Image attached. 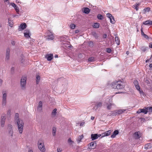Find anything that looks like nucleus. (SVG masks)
Listing matches in <instances>:
<instances>
[{
    "label": "nucleus",
    "instance_id": "obj_1",
    "mask_svg": "<svg viewBox=\"0 0 152 152\" xmlns=\"http://www.w3.org/2000/svg\"><path fill=\"white\" fill-rule=\"evenodd\" d=\"M123 83V82L121 80H116L112 83V87L114 89H122L124 87V86L122 85Z\"/></svg>",
    "mask_w": 152,
    "mask_h": 152
},
{
    "label": "nucleus",
    "instance_id": "obj_2",
    "mask_svg": "<svg viewBox=\"0 0 152 152\" xmlns=\"http://www.w3.org/2000/svg\"><path fill=\"white\" fill-rule=\"evenodd\" d=\"M18 126V128L19 133L22 134L23 131L24 123L22 120L18 119L16 121Z\"/></svg>",
    "mask_w": 152,
    "mask_h": 152
},
{
    "label": "nucleus",
    "instance_id": "obj_3",
    "mask_svg": "<svg viewBox=\"0 0 152 152\" xmlns=\"http://www.w3.org/2000/svg\"><path fill=\"white\" fill-rule=\"evenodd\" d=\"M37 145L39 149L42 152H45L46 151L44 142L42 139L39 140L38 142Z\"/></svg>",
    "mask_w": 152,
    "mask_h": 152
},
{
    "label": "nucleus",
    "instance_id": "obj_4",
    "mask_svg": "<svg viewBox=\"0 0 152 152\" xmlns=\"http://www.w3.org/2000/svg\"><path fill=\"white\" fill-rule=\"evenodd\" d=\"M1 105L3 107H5L7 104V94L6 92H2Z\"/></svg>",
    "mask_w": 152,
    "mask_h": 152
},
{
    "label": "nucleus",
    "instance_id": "obj_5",
    "mask_svg": "<svg viewBox=\"0 0 152 152\" xmlns=\"http://www.w3.org/2000/svg\"><path fill=\"white\" fill-rule=\"evenodd\" d=\"M7 130L9 136L12 138L13 137L14 133L12 125L10 124H8L7 126Z\"/></svg>",
    "mask_w": 152,
    "mask_h": 152
},
{
    "label": "nucleus",
    "instance_id": "obj_6",
    "mask_svg": "<svg viewBox=\"0 0 152 152\" xmlns=\"http://www.w3.org/2000/svg\"><path fill=\"white\" fill-rule=\"evenodd\" d=\"M26 77L25 76H22L20 82V86L22 89L24 90L26 88Z\"/></svg>",
    "mask_w": 152,
    "mask_h": 152
},
{
    "label": "nucleus",
    "instance_id": "obj_7",
    "mask_svg": "<svg viewBox=\"0 0 152 152\" xmlns=\"http://www.w3.org/2000/svg\"><path fill=\"white\" fill-rule=\"evenodd\" d=\"M6 119V116L5 114H2L1 116V119L0 121L1 126V127H3L4 126L5 120Z\"/></svg>",
    "mask_w": 152,
    "mask_h": 152
},
{
    "label": "nucleus",
    "instance_id": "obj_8",
    "mask_svg": "<svg viewBox=\"0 0 152 152\" xmlns=\"http://www.w3.org/2000/svg\"><path fill=\"white\" fill-rule=\"evenodd\" d=\"M101 136V134H92L91 135V138L92 140H94L97 139L99 137H100Z\"/></svg>",
    "mask_w": 152,
    "mask_h": 152
},
{
    "label": "nucleus",
    "instance_id": "obj_9",
    "mask_svg": "<svg viewBox=\"0 0 152 152\" xmlns=\"http://www.w3.org/2000/svg\"><path fill=\"white\" fill-rule=\"evenodd\" d=\"M27 27L26 23H23L20 24V25L19 26L18 30L19 31H21Z\"/></svg>",
    "mask_w": 152,
    "mask_h": 152
},
{
    "label": "nucleus",
    "instance_id": "obj_10",
    "mask_svg": "<svg viewBox=\"0 0 152 152\" xmlns=\"http://www.w3.org/2000/svg\"><path fill=\"white\" fill-rule=\"evenodd\" d=\"M46 34H47L48 35V38H46V39L47 40L51 39L52 40L54 38V36L53 34H52L51 32H50L49 31H48L46 33Z\"/></svg>",
    "mask_w": 152,
    "mask_h": 152
},
{
    "label": "nucleus",
    "instance_id": "obj_11",
    "mask_svg": "<svg viewBox=\"0 0 152 152\" xmlns=\"http://www.w3.org/2000/svg\"><path fill=\"white\" fill-rule=\"evenodd\" d=\"M112 132V130H110L104 133H102V136L101 137H103L105 136H107L109 135Z\"/></svg>",
    "mask_w": 152,
    "mask_h": 152
},
{
    "label": "nucleus",
    "instance_id": "obj_12",
    "mask_svg": "<svg viewBox=\"0 0 152 152\" xmlns=\"http://www.w3.org/2000/svg\"><path fill=\"white\" fill-rule=\"evenodd\" d=\"M10 49L8 48L6 50L5 59L8 60L10 59Z\"/></svg>",
    "mask_w": 152,
    "mask_h": 152
},
{
    "label": "nucleus",
    "instance_id": "obj_13",
    "mask_svg": "<svg viewBox=\"0 0 152 152\" xmlns=\"http://www.w3.org/2000/svg\"><path fill=\"white\" fill-rule=\"evenodd\" d=\"M127 109H120L118 110L115 113V115H118L124 113L126 111Z\"/></svg>",
    "mask_w": 152,
    "mask_h": 152
},
{
    "label": "nucleus",
    "instance_id": "obj_14",
    "mask_svg": "<svg viewBox=\"0 0 152 152\" xmlns=\"http://www.w3.org/2000/svg\"><path fill=\"white\" fill-rule=\"evenodd\" d=\"M45 58L47 59V60L50 61L53 59V55L51 54H47L46 55Z\"/></svg>",
    "mask_w": 152,
    "mask_h": 152
},
{
    "label": "nucleus",
    "instance_id": "obj_15",
    "mask_svg": "<svg viewBox=\"0 0 152 152\" xmlns=\"http://www.w3.org/2000/svg\"><path fill=\"white\" fill-rule=\"evenodd\" d=\"M15 9L17 13L18 14L19 11V7L14 3H11L10 4Z\"/></svg>",
    "mask_w": 152,
    "mask_h": 152
},
{
    "label": "nucleus",
    "instance_id": "obj_16",
    "mask_svg": "<svg viewBox=\"0 0 152 152\" xmlns=\"http://www.w3.org/2000/svg\"><path fill=\"white\" fill-rule=\"evenodd\" d=\"M102 103L101 102H97L95 104V108H96V110L98 108H100L102 106Z\"/></svg>",
    "mask_w": 152,
    "mask_h": 152
},
{
    "label": "nucleus",
    "instance_id": "obj_17",
    "mask_svg": "<svg viewBox=\"0 0 152 152\" xmlns=\"http://www.w3.org/2000/svg\"><path fill=\"white\" fill-rule=\"evenodd\" d=\"M96 143L95 142H92L90 143V148L94 149L96 147Z\"/></svg>",
    "mask_w": 152,
    "mask_h": 152
},
{
    "label": "nucleus",
    "instance_id": "obj_18",
    "mask_svg": "<svg viewBox=\"0 0 152 152\" xmlns=\"http://www.w3.org/2000/svg\"><path fill=\"white\" fill-rule=\"evenodd\" d=\"M30 31L28 30H26V32L24 33V36L26 38H28L30 37V35H29Z\"/></svg>",
    "mask_w": 152,
    "mask_h": 152
},
{
    "label": "nucleus",
    "instance_id": "obj_19",
    "mask_svg": "<svg viewBox=\"0 0 152 152\" xmlns=\"http://www.w3.org/2000/svg\"><path fill=\"white\" fill-rule=\"evenodd\" d=\"M140 132H135L134 134V136L135 138L136 139H139L140 137L139 134Z\"/></svg>",
    "mask_w": 152,
    "mask_h": 152
},
{
    "label": "nucleus",
    "instance_id": "obj_20",
    "mask_svg": "<svg viewBox=\"0 0 152 152\" xmlns=\"http://www.w3.org/2000/svg\"><path fill=\"white\" fill-rule=\"evenodd\" d=\"M143 24L145 25H152V21L150 20H146L143 23Z\"/></svg>",
    "mask_w": 152,
    "mask_h": 152
},
{
    "label": "nucleus",
    "instance_id": "obj_21",
    "mask_svg": "<svg viewBox=\"0 0 152 152\" xmlns=\"http://www.w3.org/2000/svg\"><path fill=\"white\" fill-rule=\"evenodd\" d=\"M118 130H116L115 131L113 134H112L111 135V137H112V138H114L115 136L117 134H118Z\"/></svg>",
    "mask_w": 152,
    "mask_h": 152
},
{
    "label": "nucleus",
    "instance_id": "obj_22",
    "mask_svg": "<svg viewBox=\"0 0 152 152\" xmlns=\"http://www.w3.org/2000/svg\"><path fill=\"white\" fill-rule=\"evenodd\" d=\"M42 101H40L39 102L38 105V109L40 110H42Z\"/></svg>",
    "mask_w": 152,
    "mask_h": 152
},
{
    "label": "nucleus",
    "instance_id": "obj_23",
    "mask_svg": "<svg viewBox=\"0 0 152 152\" xmlns=\"http://www.w3.org/2000/svg\"><path fill=\"white\" fill-rule=\"evenodd\" d=\"M57 110L56 108L54 109L51 113V115L53 116H55L56 114Z\"/></svg>",
    "mask_w": 152,
    "mask_h": 152
},
{
    "label": "nucleus",
    "instance_id": "obj_24",
    "mask_svg": "<svg viewBox=\"0 0 152 152\" xmlns=\"http://www.w3.org/2000/svg\"><path fill=\"white\" fill-rule=\"evenodd\" d=\"M40 76L39 75H37L36 76V83L37 84H38L39 82V81L40 80Z\"/></svg>",
    "mask_w": 152,
    "mask_h": 152
},
{
    "label": "nucleus",
    "instance_id": "obj_25",
    "mask_svg": "<svg viewBox=\"0 0 152 152\" xmlns=\"http://www.w3.org/2000/svg\"><path fill=\"white\" fill-rule=\"evenodd\" d=\"M90 12V10L88 8H85L84 9L83 12L86 14H88Z\"/></svg>",
    "mask_w": 152,
    "mask_h": 152
},
{
    "label": "nucleus",
    "instance_id": "obj_26",
    "mask_svg": "<svg viewBox=\"0 0 152 152\" xmlns=\"http://www.w3.org/2000/svg\"><path fill=\"white\" fill-rule=\"evenodd\" d=\"M140 5L139 4H136L133 6V8L135 9L136 11H137L138 10V6Z\"/></svg>",
    "mask_w": 152,
    "mask_h": 152
},
{
    "label": "nucleus",
    "instance_id": "obj_27",
    "mask_svg": "<svg viewBox=\"0 0 152 152\" xmlns=\"http://www.w3.org/2000/svg\"><path fill=\"white\" fill-rule=\"evenodd\" d=\"M83 135L80 136L77 140V142L78 143H79L81 142L82 139L83 138Z\"/></svg>",
    "mask_w": 152,
    "mask_h": 152
},
{
    "label": "nucleus",
    "instance_id": "obj_28",
    "mask_svg": "<svg viewBox=\"0 0 152 152\" xmlns=\"http://www.w3.org/2000/svg\"><path fill=\"white\" fill-rule=\"evenodd\" d=\"M100 24L99 23H95L93 25V27L95 28H98L99 27Z\"/></svg>",
    "mask_w": 152,
    "mask_h": 152
},
{
    "label": "nucleus",
    "instance_id": "obj_29",
    "mask_svg": "<svg viewBox=\"0 0 152 152\" xmlns=\"http://www.w3.org/2000/svg\"><path fill=\"white\" fill-rule=\"evenodd\" d=\"M107 109L108 110H110L111 108V107L112 106L114 105V104H113L110 103V104H107Z\"/></svg>",
    "mask_w": 152,
    "mask_h": 152
},
{
    "label": "nucleus",
    "instance_id": "obj_30",
    "mask_svg": "<svg viewBox=\"0 0 152 152\" xmlns=\"http://www.w3.org/2000/svg\"><path fill=\"white\" fill-rule=\"evenodd\" d=\"M56 127H53V128L52 134L53 136H55L56 135Z\"/></svg>",
    "mask_w": 152,
    "mask_h": 152
},
{
    "label": "nucleus",
    "instance_id": "obj_31",
    "mask_svg": "<svg viewBox=\"0 0 152 152\" xmlns=\"http://www.w3.org/2000/svg\"><path fill=\"white\" fill-rule=\"evenodd\" d=\"M150 148V144L148 143L146 144L145 146V149H149Z\"/></svg>",
    "mask_w": 152,
    "mask_h": 152
},
{
    "label": "nucleus",
    "instance_id": "obj_32",
    "mask_svg": "<svg viewBox=\"0 0 152 152\" xmlns=\"http://www.w3.org/2000/svg\"><path fill=\"white\" fill-rule=\"evenodd\" d=\"M97 18L98 19L100 20H102L103 19V16L100 14L98 15H97Z\"/></svg>",
    "mask_w": 152,
    "mask_h": 152
},
{
    "label": "nucleus",
    "instance_id": "obj_33",
    "mask_svg": "<svg viewBox=\"0 0 152 152\" xmlns=\"http://www.w3.org/2000/svg\"><path fill=\"white\" fill-rule=\"evenodd\" d=\"M8 23L10 26L11 27H12L13 25V22L12 20H10L9 19H8Z\"/></svg>",
    "mask_w": 152,
    "mask_h": 152
},
{
    "label": "nucleus",
    "instance_id": "obj_34",
    "mask_svg": "<svg viewBox=\"0 0 152 152\" xmlns=\"http://www.w3.org/2000/svg\"><path fill=\"white\" fill-rule=\"evenodd\" d=\"M115 41L118 45L120 44V40L118 37H115Z\"/></svg>",
    "mask_w": 152,
    "mask_h": 152
},
{
    "label": "nucleus",
    "instance_id": "obj_35",
    "mask_svg": "<svg viewBox=\"0 0 152 152\" xmlns=\"http://www.w3.org/2000/svg\"><path fill=\"white\" fill-rule=\"evenodd\" d=\"M18 119H20L19 118V114L18 113H16L15 117V121H17Z\"/></svg>",
    "mask_w": 152,
    "mask_h": 152
},
{
    "label": "nucleus",
    "instance_id": "obj_36",
    "mask_svg": "<svg viewBox=\"0 0 152 152\" xmlns=\"http://www.w3.org/2000/svg\"><path fill=\"white\" fill-rule=\"evenodd\" d=\"M148 48L145 47V46H142L141 48V49L142 51L143 52H145Z\"/></svg>",
    "mask_w": 152,
    "mask_h": 152
},
{
    "label": "nucleus",
    "instance_id": "obj_37",
    "mask_svg": "<svg viewBox=\"0 0 152 152\" xmlns=\"http://www.w3.org/2000/svg\"><path fill=\"white\" fill-rule=\"evenodd\" d=\"M141 113H145V114H146L148 112L147 110L146 109H141Z\"/></svg>",
    "mask_w": 152,
    "mask_h": 152
},
{
    "label": "nucleus",
    "instance_id": "obj_38",
    "mask_svg": "<svg viewBox=\"0 0 152 152\" xmlns=\"http://www.w3.org/2000/svg\"><path fill=\"white\" fill-rule=\"evenodd\" d=\"M107 16L110 19L111 18H113V16H112V15L109 13H107L106 14Z\"/></svg>",
    "mask_w": 152,
    "mask_h": 152
},
{
    "label": "nucleus",
    "instance_id": "obj_39",
    "mask_svg": "<svg viewBox=\"0 0 152 152\" xmlns=\"http://www.w3.org/2000/svg\"><path fill=\"white\" fill-rule=\"evenodd\" d=\"M110 19L111 23L112 24H114L115 23V21L113 17V18H111Z\"/></svg>",
    "mask_w": 152,
    "mask_h": 152
},
{
    "label": "nucleus",
    "instance_id": "obj_40",
    "mask_svg": "<svg viewBox=\"0 0 152 152\" xmlns=\"http://www.w3.org/2000/svg\"><path fill=\"white\" fill-rule=\"evenodd\" d=\"M68 142L70 145L74 143L73 141L70 138H69L68 140Z\"/></svg>",
    "mask_w": 152,
    "mask_h": 152
},
{
    "label": "nucleus",
    "instance_id": "obj_41",
    "mask_svg": "<svg viewBox=\"0 0 152 152\" xmlns=\"http://www.w3.org/2000/svg\"><path fill=\"white\" fill-rule=\"evenodd\" d=\"M88 60L89 61L92 62L94 61V57H91L88 58Z\"/></svg>",
    "mask_w": 152,
    "mask_h": 152
},
{
    "label": "nucleus",
    "instance_id": "obj_42",
    "mask_svg": "<svg viewBox=\"0 0 152 152\" xmlns=\"http://www.w3.org/2000/svg\"><path fill=\"white\" fill-rule=\"evenodd\" d=\"M134 83L135 86L136 85H138V82L137 80H134Z\"/></svg>",
    "mask_w": 152,
    "mask_h": 152
},
{
    "label": "nucleus",
    "instance_id": "obj_43",
    "mask_svg": "<svg viewBox=\"0 0 152 152\" xmlns=\"http://www.w3.org/2000/svg\"><path fill=\"white\" fill-rule=\"evenodd\" d=\"M70 26V28L72 29H74L75 27V25L74 24H71Z\"/></svg>",
    "mask_w": 152,
    "mask_h": 152
},
{
    "label": "nucleus",
    "instance_id": "obj_44",
    "mask_svg": "<svg viewBox=\"0 0 152 152\" xmlns=\"http://www.w3.org/2000/svg\"><path fill=\"white\" fill-rule=\"evenodd\" d=\"M147 110H148L149 111L151 112H152V107H148L147 108H146Z\"/></svg>",
    "mask_w": 152,
    "mask_h": 152
},
{
    "label": "nucleus",
    "instance_id": "obj_45",
    "mask_svg": "<svg viewBox=\"0 0 152 152\" xmlns=\"http://www.w3.org/2000/svg\"><path fill=\"white\" fill-rule=\"evenodd\" d=\"M144 10L146 12H148L150 10V8L149 7H147L145 8L144 9Z\"/></svg>",
    "mask_w": 152,
    "mask_h": 152
},
{
    "label": "nucleus",
    "instance_id": "obj_46",
    "mask_svg": "<svg viewBox=\"0 0 152 152\" xmlns=\"http://www.w3.org/2000/svg\"><path fill=\"white\" fill-rule=\"evenodd\" d=\"M135 87L137 90H140V87L139 85V84L138 85H136Z\"/></svg>",
    "mask_w": 152,
    "mask_h": 152
},
{
    "label": "nucleus",
    "instance_id": "obj_47",
    "mask_svg": "<svg viewBox=\"0 0 152 152\" xmlns=\"http://www.w3.org/2000/svg\"><path fill=\"white\" fill-rule=\"evenodd\" d=\"M111 50L110 48H107L106 49V51L108 53H110L111 52Z\"/></svg>",
    "mask_w": 152,
    "mask_h": 152
},
{
    "label": "nucleus",
    "instance_id": "obj_48",
    "mask_svg": "<svg viewBox=\"0 0 152 152\" xmlns=\"http://www.w3.org/2000/svg\"><path fill=\"white\" fill-rule=\"evenodd\" d=\"M85 124V122L84 121H83L80 124V126H83Z\"/></svg>",
    "mask_w": 152,
    "mask_h": 152
},
{
    "label": "nucleus",
    "instance_id": "obj_49",
    "mask_svg": "<svg viewBox=\"0 0 152 152\" xmlns=\"http://www.w3.org/2000/svg\"><path fill=\"white\" fill-rule=\"evenodd\" d=\"M143 36L145 38H146V39H148V36L146 34H144Z\"/></svg>",
    "mask_w": 152,
    "mask_h": 152
},
{
    "label": "nucleus",
    "instance_id": "obj_50",
    "mask_svg": "<svg viewBox=\"0 0 152 152\" xmlns=\"http://www.w3.org/2000/svg\"><path fill=\"white\" fill-rule=\"evenodd\" d=\"M142 112L141 111V109H139L137 112V113H141Z\"/></svg>",
    "mask_w": 152,
    "mask_h": 152
},
{
    "label": "nucleus",
    "instance_id": "obj_51",
    "mask_svg": "<svg viewBox=\"0 0 152 152\" xmlns=\"http://www.w3.org/2000/svg\"><path fill=\"white\" fill-rule=\"evenodd\" d=\"M138 90L139 91V92L140 94H143V91H141L140 89Z\"/></svg>",
    "mask_w": 152,
    "mask_h": 152
},
{
    "label": "nucleus",
    "instance_id": "obj_52",
    "mask_svg": "<svg viewBox=\"0 0 152 152\" xmlns=\"http://www.w3.org/2000/svg\"><path fill=\"white\" fill-rule=\"evenodd\" d=\"M61 148H58L57 149V152H61Z\"/></svg>",
    "mask_w": 152,
    "mask_h": 152
},
{
    "label": "nucleus",
    "instance_id": "obj_53",
    "mask_svg": "<svg viewBox=\"0 0 152 152\" xmlns=\"http://www.w3.org/2000/svg\"><path fill=\"white\" fill-rule=\"evenodd\" d=\"M10 113H11V110H9L7 111V115H10Z\"/></svg>",
    "mask_w": 152,
    "mask_h": 152
},
{
    "label": "nucleus",
    "instance_id": "obj_54",
    "mask_svg": "<svg viewBox=\"0 0 152 152\" xmlns=\"http://www.w3.org/2000/svg\"><path fill=\"white\" fill-rule=\"evenodd\" d=\"M149 47L150 48H152V42H151L149 44Z\"/></svg>",
    "mask_w": 152,
    "mask_h": 152
},
{
    "label": "nucleus",
    "instance_id": "obj_55",
    "mask_svg": "<svg viewBox=\"0 0 152 152\" xmlns=\"http://www.w3.org/2000/svg\"><path fill=\"white\" fill-rule=\"evenodd\" d=\"M141 34L143 36L145 34H144V32L142 30V28L141 29Z\"/></svg>",
    "mask_w": 152,
    "mask_h": 152
},
{
    "label": "nucleus",
    "instance_id": "obj_56",
    "mask_svg": "<svg viewBox=\"0 0 152 152\" xmlns=\"http://www.w3.org/2000/svg\"><path fill=\"white\" fill-rule=\"evenodd\" d=\"M28 152H33V151L32 149L29 148Z\"/></svg>",
    "mask_w": 152,
    "mask_h": 152
},
{
    "label": "nucleus",
    "instance_id": "obj_57",
    "mask_svg": "<svg viewBox=\"0 0 152 152\" xmlns=\"http://www.w3.org/2000/svg\"><path fill=\"white\" fill-rule=\"evenodd\" d=\"M107 35L106 34H104L103 36V37L105 38L107 37Z\"/></svg>",
    "mask_w": 152,
    "mask_h": 152
},
{
    "label": "nucleus",
    "instance_id": "obj_58",
    "mask_svg": "<svg viewBox=\"0 0 152 152\" xmlns=\"http://www.w3.org/2000/svg\"><path fill=\"white\" fill-rule=\"evenodd\" d=\"M108 99H109V102H112V99L111 98L109 97Z\"/></svg>",
    "mask_w": 152,
    "mask_h": 152
},
{
    "label": "nucleus",
    "instance_id": "obj_59",
    "mask_svg": "<svg viewBox=\"0 0 152 152\" xmlns=\"http://www.w3.org/2000/svg\"><path fill=\"white\" fill-rule=\"evenodd\" d=\"M79 32V31L78 30H76L75 31V33H77Z\"/></svg>",
    "mask_w": 152,
    "mask_h": 152
},
{
    "label": "nucleus",
    "instance_id": "obj_60",
    "mask_svg": "<svg viewBox=\"0 0 152 152\" xmlns=\"http://www.w3.org/2000/svg\"><path fill=\"white\" fill-rule=\"evenodd\" d=\"M94 117L93 116H91V119L92 120H94Z\"/></svg>",
    "mask_w": 152,
    "mask_h": 152
},
{
    "label": "nucleus",
    "instance_id": "obj_61",
    "mask_svg": "<svg viewBox=\"0 0 152 152\" xmlns=\"http://www.w3.org/2000/svg\"><path fill=\"white\" fill-rule=\"evenodd\" d=\"M2 81L1 79H0V86H1L2 84Z\"/></svg>",
    "mask_w": 152,
    "mask_h": 152
},
{
    "label": "nucleus",
    "instance_id": "obj_62",
    "mask_svg": "<svg viewBox=\"0 0 152 152\" xmlns=\"http://www.w3.org/2000/svg\"><path fill=\"white\" fill-rule=\"evenodd\" d=\"M12 45H15V42H14V41H13V42H12Z\"/></svg>",
    "mask_w": 152,
    "mask_h": 152
},
{
    "label": "nucleus",
    "instance_id": "obj_63",
    "mask_svg": "<svg viewBox=\"0 0 152 152\" xmlns=\"http://www.w3.org/2000/svg\"><path fill=\"white\" fill-rule=\"evenodd\" d=\"M149 67L152 68V64H151L149 65Z\"/></svg>",
    "mask_w": 152,
    "mask_h": 152
},
{
    "label": "nucleus",
    "instance_id": "obj_64",
    "mask_svg": "<svg viewBox=\"0 0 152 152\" xmlns=\"http://www.w3.org/2000/svg\"><path fill=\"white\" fill-rule=\"evenodd\" d=\"M149 60H150V59H148V60H147L146 61H145V62L146 63H147V62H149Z\"/></svg>",
    "mask_w": 152,
    "mask_h": 152
}]
</instances>
